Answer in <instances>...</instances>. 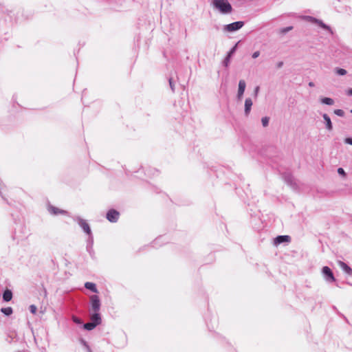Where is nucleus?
<instances>
[{
	"instance_id": "obj_1",
	"label": "nucleus",
	"mask_w": 352,
	"mask_h": 352,
	"mask_svg": "<svg viewBox=\"0 0 352 352\" xmlns=\"http://www.w3.org/2000/svg\"><path fill=\"white\" fill-rule=\"evenodd\" d=\"M212 6L222 14H228L232 10L228 0H212Z\"/></svg>"
},
{
	"instance_id": "obj_2",
	"label": "nucleus",
	"mask_w": 352,
	"mask_h": 352,
	"mask_svg": "<svg viewBox=\"0 0 352 352\" xmlns=\"http://www.w3.org/2000/svg\"><path fill=\"white\" fill-rule=\"evenodd\" d=\"M74 221H76L82 230L88 235V236H93L90 226L86 220L82 219L79 216H75L73 217Z\"/></svg>"
},
{
	"instance_id": "obj_3",
	"label": "nucleus",
	"mask_w": 352,
	"mask_h": 352,
	"mask_svg": "<svg viewBox=\"0 0 352 352\" xmlns=\"http://www.w3.org/2000/svg\"><path fill=\"white\" fill-rule=\"evenodd\" d=\"M20 232L18 233L16 230L12 237L14 241H16V243L19 244L21 241H24L28 237V233L27 232H25V228L20 225L19 226Z\"/></svg>"
},
{
	"instance_id": "obj_4",
	"label": "nucleus",
	"mask_w": 352,
	"mask_h": 352,
	"mask_svg": "<svg viewBox=\"0 0 352 352\" xmlns=\"http://www.w3.org/2000/svg\"><path fill=\"white\" fill-rule=\"evenodd\" d=\"M90 301H91V310L93 312H99L100 309V300L97 295H93L90 297Z\"/></svg>"
},
{
	"instance_id": "obj_5",
	"label": "nucleus",
	"mask_w": 352,
	"mask_h": 352,
	"mask_svg": "<svg viewBox=\"0 0 352 352\" xmlns=\"http://www.w3.org/2000/svg\"><path fill=\"white\" fill-rule=\"evenodd\" d=\"M244 25L243 21H236L228 25H226L223 28L224 31L232 32L239 30Z\"/></svg>"
},
{
	"instance_id": "obj_6",
	"label": "nucleus",
	"mask_w": 352,
	"mask_h": 352,
	"mask_svg": "<svg viewBox=\"0 0 352 352\" xmlns=\"http://www.w3.org/2000/svg\"><path fill=\"white\" fill-rule=\"evenodd\" d=\"M322 273L323 274L324 278L327 282L333 283L336 280L332 270L328 266H324L322 267Z\"/></svg>"
},
{
	"instance_id": "obj_7",
	"label": "nucleus",
	"mask_w": 352,
	"mask_h": 352,
	"mask_svg": "<svg viewBox=\"0 0 352 352\" xmlns=\"http://www.w3.org/2000/svg\"><path fill=\"white\" fill-rule=\"evenodd\" d=\"M120 217V213L118 211L114 209L109 210L107 213V219L111 223H116L118 221Z\"/></svg>"
},
{
	"instance_id": "obj_8",
	"label": "nucleus",
	"mask_w": 352,
	"mask_h": 352,
	"mask_svg": "<svg viewBox=\"0 0 352 352\" xmlns=\"http://www.w3.org/2000/svg\"><path fill=\"white\" fill-rule=\"evenodd\" d=\"M94 245V236H88V239L87 240V246L86 249L88 253L89 254L90 256L92 258H95V252L93 248Z\"/></svg>"
},
{
	"instance_id": "obj_9",
	"label": "nucleus",
	"mask_w": 352,
	"mask_h": 352,
	"mask_svg": "<svg viewBox=\"0 0 352 352\" xmlns=\"http://www.w3.org/2000/svg\"><path fill=\"white\" fill-rule=\"evenodd\" d=\"M245 87H246L245 81L244 80H240L239 82V88H238V91H237V95H236V98H237L238 100H241L243 98V94H244V92L245 90Z\"/></svg>"
},
{
	"instance_id": "obj_10",
	"label": "nucleus",
	"mask_w": 352,
	"mask_h": 352,
	"mask_svg": "<svg viewBox=\"0 0 352 352\" xmlns=\"http://www.w3.org/2000/svg\"><path fill=\"white\" fill-rule=\"evenodd\" d=\"M48 211L50 214L54 215H58V214H67V212L64 210L59 209L55 206L50 205L48 206Z\"/></svg>"
},
{
	"instance_id": "obj_11",
	"label": "nucleus",
	"mask_w": 352,
	"mask_h": 352,
	"mask_svg": "<svg viewBox=\"0 0 352 352\" xmlns=\"http://www.w3.org/2000/svg\"><path fill=\"white\" fill-rule=\"evenodd\" d=\"M252 104L253 102L250 98H247L245 100L244 113L245 116H248L250 115Z\"/></svg>"
},
{
	"instance_id": "obj_12",
	"label": "nucleus",
	"mask_w": 352,
	"mask_h": 352,
	"mask_svg": "<svg viewBox=\"0 0 352 352\" xmlns=\"http://www.w3.org/2000/svg\"><path fill=\"white\" fill-rule=\"evenodd\" d=\"M90 322L99 325L102 322L101 315L99 312H94L90 316Z\"/></svg>"
},
{
	"instance_id": "obj_13",
	"label": "nucleus",
	"mask_w": 352,
	"mask_h": 352,
	"mask_svg": "<svg viewBox=\"0 0 352 352\" xmlns=\"http://www.w3.org/2000/svg\"><path fill=\"white\" fill-rule=\"evenodd\" d=\"M322 116L324 120L326 129L328 130L329 131H332L333 124L330 117L327 113H323Z\"/></svg>"
},
{
	"instance_id": "obj_14",
	"label": "nucleus",
	"mask_w": 352,
	"mask_h": 352,
	"mask_svg": "<svg viewBox=\"0 0 352 352\" xmlns=\"http://www.w3.org/2000/svg\"><path fill=\"white\" fill-rule=\"evenodd\" d=\"M290 240V237L287 235H280L276 237L274 240V243L275 245H279L280 243L285 242H289Z\"/></svg>"
},
{
	"instance_id": "obj_15",
	"label": "nucleus",
	"mask_w": 352,
	"mask_h": 352,
	"mask_svg": "<svg viewBox=\"0 0 352 352\" xmlns=\"http://www.w3.org/2000/svg\"><path fill=\"white\" fill-rule=\"evenodd\" d=\"M338 263V265L346 274H347L349 276L352 275V269L346 263L341 261H339Z\"/></svg>"
},
{
	"instance_id": "obj_16",
	"label": "nucleus",
	"mask_w": 352,
	"mask_h": 352,
	"mask_svg": "<svg viewBox=\"0 0 352 352\" xmlns=\"http://www.w3.org/2000/svg\"><path fill=\"white\" fill-rule=\"evenodd\" d=\"M12 298V292L10 289H6L3 293V300L5 302H9Z\"/></svg>"
},
{
	"instance_id": "obj_17",
	"label": "nucleus",
	"mask_w": 352,
	"mask_h": 352,
	"mask_svg": "<svg viewBox=\"0 0 352 352\" xmlns=\"http://www.w3.org/2000/svg\"><path fill=\"white\" fill-rule=\"evenodd\" d=\"M85 287L89 290H91L94 293H98V291L96 287V285L91 282H86L85 283Z\"/></svg>"
},
{
	"instance_id": "obj_18",
	"label": "nucleus",
	"mask_w": 352,
	"mask_h": 352,
	"mask_svg": "<svg viewBox=\"0 0 352 352\" xmlns=\"http://www.w3.org/2000/svg\"><path fill=\"white\" fill-rule=\"evenodd\" d=\"M320 102L322 104L329 105V106L334 104V100H333V99H332L331 98H327V97L322 98H320Z\"/></svg>"
},
{
	"instance_id": "obj_19",
	"label": "nucleus",
	"mask_w": 352,
	"mask_h": 352,
	"mask_svg": "<svg viewBox=\"0 0 352 352\" xmlns=\"http://www.w3.org/2000/svg\"><path fill=\"white\" fill-rule=\"evenodd\" d=\"M96 327H97L96 324H94L91 322H89L83 324V328L87 331H91Z\"/></svg>"
},
{
	"instance_id": "obj_20",
	"label": "nucleus",
	"mask_w": 352,
	"mask_h": 352,
	"mask_svg": "<svg viewBox=\"0 0 352 352\" xmlns=\"http://www.w3.org/2000/svg\"><path fill=\"white\" fill-rule=\"evenodd\" d=\"M1 311L6 316H10L12 314L13 309L10 307H3L1 309Z\"/></svg>"
},
{
	"instance_id": "obj_21",
	"label": "nucleus",
	"mask_w": 352,
	"mask_h": 352,
	"mask_svg": "<svg viewBox=\"0 0 352 352\" xmlns=\"http://www.w3.org/2000/svg\"><path fill=\"white\" fill-rule=\"evenodd\" d=\"M80 343L82 344L83 346L86 349L87 352H92L90 346H89L88 343L83 339L80 340Z\"/></svg>"
},
{
	"instance_id": "obj_22",
	"label": "nucleus",
	"mask_w": 352,
	"mask_h": 352,
	"mask_svg": "<svg viewBox=\"0 0 352 352\" xmlns=\"http://www.w3.org/2000/svg\"><path fill=\"white\" fill-rule=\"evenodd\" d=\"M336 73L339 75V76H344L345 75L347 72H346V70L344 69H342V68H336Z\"/></svg>"
},
{
	"instance_id": "obj_23",
	"label": "nucleus",
	"mask_w": 352,
	"mask_h": 352,
	"mask_svg": "<svg viewBox=\"0 0 352 352\" xmlns=\"http://www.w3.org/2000/svg\"><path fill=\"white\" fill-rule=\"evenodd\" d=\"M285 181L289 184L292 186L293 185V178L291 175H285L284 177Z\"/></svg>"
},
{
	"instance_id": "obj_24",
	"label": "nucleus",
	"mask_w": 352,
	"mask_h": 352,
	"mask_svg": "<svg viewBox=\"0 0 352 352\" xmlns=\"http://www.w3.org/2000/svg\"><path fill=\"white\" fill-rule=\"evenodd\" d=\"M333 112L336 116L340 117H344L345 115L344 111L342 109H335Z\"/></svg>"
},
{
	"instance_id": "obj_25",
	"label": "nucleus",
	"mask_w": 352,
	"mask_h": 352,
	"mask_svg": "<svg viewBox=\"0 0 352 352\" xmlns=\"http://www.w3.org/2000/svg\"><path fill=\"white\" fill-rule=\"evenodd\" d=\"M269 121H270V118L268 117H263L261 119V122L264 127H265L268 125Z\"/></svg>"
},
{
	"instance_id": "obj_26",
	"label": "nucleus",
	"mask_w": 352,
	"mask_h": 352,
	"mask_svg": "<svg viewBox=\"0 0 352 352\" xmlns=\"http://www.w3.org/2000/svg\"><path fill=\"white\" fill-rule=\"evenodd\" d=\"M169 85L173 92H175V84L172 78L168 79Z\"/></svg>"
},
{
	"instance_id": "obj_27",
	"label": "nucleus",
	"mask_w": 352,
	"mask_h": 352,
	"mask_svg": "<svg viewBox=\"0 0 352 352\" xmlns=\"http://www.w3.org/2000/svg\"><path fill=\"white\" fill-rule=\"evenodd\" d=\"M162 236H160V237H157V239H155V241H153V246L156 247L157 245H161V244L160 243V241L162 239Z\"/></svg>"
},
{
	"instance_id": "obj_28",
	"label": "nucleus",
	"mask_w": 352,
	"mask_h": 352,
	"mask_svg": "<svg viewBox=\"0 0 352 352\" xmlns=\"http://www.w3.org/2000/svg\"><path fill=\"white\" fill-rule=\"evenodd\" d=\"M29 309L32 314H35L36 313L37 307L34 305H31L29 307Z\"/></svg>"
},
{
	"instance_id": "obj_29",
	"label": "nucleus",
	"mask_w": 352,
	"mask_h": 352,
	"mask_svg": "<svg viewBox=\"0 0 352 352\" xmlns=\"http://www.w3.org/2000/svg\"><path fill=\"white\" fill-rule=\"evenodd\" d=\"M72 320L76 324H82V320L79 318H78L76 316H73L72 317Z\"/></svg>"
},
{
	"instance_id": "obj_30",
	"label": "nucleus",
	"mask_w": 352,
	"mask_h": 352,
	"mask_svg": "<svg viewBox=\"0 0 352 352\" xmlns=\"http://www.w3.org/2000/svg\"><path fill=\"white\" fill-rule=\"evenodd\" d=\"M338 173L343 177L346 176V173L344 170L342 168H338Z\"/></svg>"
},
{
	"instance_id": "obj_31",
	"label": "nucleus",
	"mask_w": 352,
	"mask_h": 352,
	"mask_svg": "<svg viewBox=\"0 0 352 352\" xmlns=\"http://www.w3.org/2000/svg\"><path fill=\"white\" fill-rule=\"evenodd\" d=\"M292 28H293L292 26H289V27L285 28L281 30V32L283 34H285V33L288 32L289 31L292 30Z\"/></svg>"
},
{
	"instance_id": "obj_32",
	"label": "nucleus",
	"mask_w": 352,
	"mask_h": 352,
	"mask_svg": "<svg viewBox=\"0 0 352 352\" xmlns=\"http://www.w3.org/2000/svg\"><path fill=\"white\" fill-rule=\"evenodd\" d=\"M259 89H260V88H259L258 86L255 87V89L254 90V98H257L258 92H259Z\"/></svg>"
},
{
	"instance_id": "obj_33",
	"label": "nucleus",
	"mask_w": 352,
	"mask_h": 352,
	"mask_svg": "<svg viewBox=\"0 0 352 352\" xmlns=\"http://www.w3.org/2000/svg\"><path fill=\"white\" fill-rule=\"evenodd\" d=\"M344 142L346 144L352 145V138H346L344 139Z\"/></svg>"
},
{
	"instance_id": "obj_34",
	"label": "nucleus",
	"mask_w": 352,
	"mask_h": 352,
	"mask_svg": "<svg viewBox=\"0 0 352 352\" xmlns=\"http://www.w3.org/2000/svg\"><path fill=\"white\" fill-rule=\"evenodd\" d=\"M259 55H260V52L258 51H256L252 54V56L253 58H256L259 56Z\"/></svg>"
},
{
	"instance_id": "obj_35",
	"label": "nucleus",
	"mask_w": 352,
	"mask_h": 352,
	"mask_svg": "<svg viewBox=\"0 0 352 352\" xmlns=\"http://www.w3.org/2000/svg\"><path fill=\"white\" fill-rule=\"evenodd\" d=\"M2 188H1V181L0 180V195H1L2 198L8 204V200L3 197L2 195Z\"/></svg>"
},
{
	"instance_id": "obj_36",
	"label": "nucleus",
	"mask_w": 352,
	"mask_h": 352,
	"mask_svg": "<svg viewBox=\"0 0 352 352\" xmlns=\"http://www.w3.org/2000/svg\"><path fill=\"white\" fill-rule=\"evenodd\" d=\"M229 60H230V54H228V55L227 56V57H226V58H225V60H224V64H225V65H226V66H227V65H228V63H229Z\"/></svg>"
},
{
	"instance_id": "obj_37",
	"label": "nucleus",
	"mask_w": 352,
	"mask_h": 352,
	"mask_svg": "<svg viewBox=\"0 0 352 352\" xmlns=\"http://www.w3.org/2000/svg\"><path fill=\"white\" fill-rule=\"evenodd\" d=\"M324 29H326V30H330V28L326 24L324 23H322V25H321Z\"/></svg>"
},
{
	"instance_id": "obj_38",
	"label": "nucleus",
	"mask_w": 352,
	"mask_h": 352,
	"mask_svg": "<svg viewBox=\"0 0 352 352\" xmlns=\"http://www.w3.org/2000/svg\"><path fill=\"white\" fill-rule=\"evenodd\" d=\"M283 65V63L282 61L278 63L277 67L278 68H280Z\"/></svg>"
},
{
	"instance_id": "obj_39",
	"label": "nucleus",
	"mask_w": 352,
	"mask_h": 352,
	"mask_svg": "<svg viewBox=\"0 0 352 352\" xmlns=\"http://www.w3.org/2000/svg\"><path fill=\"white\" fill-rule=\"evenodd\" d=\"M347 94H348L349 96H352V89H349L348 90Z\"/></svg>"
},
{
	"instance_id": "obj_40",
	"label": "nucleus",
	"mask_w": 352,
	"mask_h": 352,
	"mask_svg": "<svg viewBox=\"0 0 352 352\" xmlns=\"http://www.w3.org/2000/svg\"><path fill=\"white\" fill-rule=\"evenodd\" d=\"M235 48H236V46H234V47H232V50H230V53H229V54H230V55L231 54H232V53L234 52Z\"/></svg>"
},
{
	"instance_id": "obj_41",
	"label": "nucleus",
	"mask_w": 352,
	"mask_h": 352,
	"mask_svg": "<svg viewBox=\"0 0 352 352\" xmlns=\"http://www.w3.org/2000/svg\"><path fill=\"white\" fill-rule=\"evenodd\" d=\"M309 87H314V83L313 82H309Z\"/></svg>"
},
{
	"instance_id": "obj_42",
	"label": "nucleus",
	"mask_w": 352,
	"mask_h": 352,
	"mask_svg": "<svg viewBox=\"0 0 352 352\" xmlns=\"http://www.w3.org/2000/svg\"><path fill=\"white\" fill-rule=\"evenodd\" d=\"M207 326L208 327V328H210V327H209V324H208V322H207Z\"/></svg>"
},
{
	"instance_id": "obj_43",
	"label": "nucleus",
	"mask_w": 352,
	"mask_h": 352,
	"mask_svg": "<svg viewBox=\"0 0 352 352\" xmlns=\"http://www.w3.org/2000/svg\"><path fill=\"white\" fill-rule=\"evenodd\" d=\"M350 111H351V113H352V109H351Z\"/></svg>"
}]
</instances>
